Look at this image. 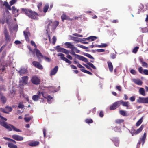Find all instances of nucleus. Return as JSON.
Masks as SVG:
<instances>
[{
	"label": "nucleus",
	"instance_id": "obj_62",
	"mask_svg": "<svg viewBox=\"0 0 148 148\" xmlns=\"http://www.w3.org/2000/svg\"><path fill=\"white\" fill-rule=\"evenodd\" d=\"M96 51L98 52H104L105 50L103 49H97Z\"/></svg>",
	"mask_w": 148,
	"mask_h": 148
},
{
	"label": "nucleus",
	"instance_id": "obj_14",
	"mask_svg": "<svg viewBox=\"0 0 148 148\" xmlns=\"http://www.w3.org/2000/svg\"><path fill=\"white\" fill-rule=\"evenodd\" d=\"M12 138L17 141H22L23 139V137L16 134L13 135L12 136Z\"/></svg>",
	"mask_w": 148,
	"mask_h": 148
},
{
	"label": "nucleus",
	"instance_id": "obj_38",
	"mask_svg": "<svg viewBox=\"0 0 148 148\" xmlns=\"http://www.w3.org/2000/svg\"><path fill=\"white\" fill-rule=\"evenodd\" d=\"M85 122L87 123H93V121L91 119H87L85 120Z\"/></svg>",
	"mask_w": 148,
	"mask_h": 148
},
{
	"label": "nucleus",
	"instance_id": "obj_5",
	"mask_svg": "<svg viewBox=\"0 0 148 148\" xmlns=\"http://www.w3.org/2000/svg\"><path fill=\"white\" fill-rule=\"evenodd\" d=\"M137 102L139 103L148 104V97H139L137 99Z\"/></svg>",
	"mask_w": 148,
	"mask_h": 148
},
{
	"label": "nucleus",
	"instance_id": "obj_61",
	"mask_svg": "<svg viewBox=\"0 0 148 148\" xmlns=\"http://www.w3.org/2000/svg\"><path fill=\"white\" fill-rule=\"evenodd\" d=\"M99 115L101 117H103L104 116L103 112L102 111H101L100 112Z\"/></svg>",
	"mask_w": 148,
	"mask_h": 148
},
{
	"label": "nucleus",
	"instance_id": "obj_7",
	"mask_svg": "<svg viewBox=\"0 0 148 148\" xmlns=\"http://www.w3.org/2000/svg\"><path fill=\"white\" fill-rule=\"evenodd\" d=\"M34 51H35L36 56L40 62H41V58H42L44 56H43L40 51L36 49L35 48L34 49Z\"/></svg>",
	"mask_w": 148,
	"mask_h": 148
},
{
	"label": "nucleus",
	"instance_id": "obj_37",
	"mask_svg": "<svg viewBox=\"0 0 148 148\" xmlns=\"http://www.w3.org/2000/svg\"><path fill=\"white\" fill-rule=\"evenodd\" d=\"M42 58H44L45 60L47 62H49L51 61V59L48 57L44 56Z\"/></svg>",
	"mask_w": 148,
	"mask_h": 148
},
{
	"label": "nucleus",
	"instance_id": "obj_49",
	"mask_svg": "<svg viewBox=\"0 0 148 148\" xmlns=\"http://www.w3.org/2000/svg\"><path fill=\"white\" fill-rule=\"evenodd\" d=\"M56 38L55 36H53L52 38V44L53 45L55 44L56 41Z\"/></svg>",
	"mask_w": 148,
	"mask_h": 148
},
{
	"label": "nucleus",
	"instance_id": "obj_35",
	"mask_svg": "<svg viewBox=\"0 0 148 148\" xmlns=\"http://www.w3.org/2000/svg\"><path fill=\"white\" fill-rule=\"evenodd\" d=\"M46 24L47 25V27L48 28L50 26H51V25L52 23V21L50 20H47L46 22Z\"/></svg>",
	"mask_w": 148,
	"mask_h": 148
},
{
	"label": "nucleus",
	"instance_id": "obj_58",
	"mask_svg": "<svg viewBox=\"0 0 148 148\" xmlns=\"http://www.w3.org/2000/svg\"><path fill=\"white\" fill-rule=\"evenodd\" d=\"M130 100L131 101L133 102L135 100V96H132L130 98Z\"/></svg>",
	"mask_w": 148,
	"mask_h": 148
},
{
	"label": "nucleus",
	"instance_id": "obj_4",
	"mask_svg": "<svg viewBox=\"0 0 148 148\" xmlns=\"http://www.w3.org/2000/svg\"><path fill=\"white\" fill-rule=\"evenodd\" d=\"M31 80L32 83L35 85H38L40 82V79L36 75L32 76Z\"/></svg>",
	"mask_w": 148,
	"mask_h": 148
},
{
	"label": "nucleus",
	"instance_id": "obj_1",
	"mask_svg": "<svg viewBox=\"0 0 148 148\" xmlns=\"http://www.w3.org/2000/svg\"><path fill=\"white\" fill-rule=\"evenodd\" d=\"M21 10L22 13H24L32 19L35 20L36 19V16H38L37 13L30 9L22 8L21 9Z\"/></svg>",
	"mask_w": 148,
	"mask_h": 148
},
{
	"label": "nucleus",
	"instance_id": "obj_8",
	"mask_svg": "<svg viewBox=\"0 0 148 148\" xmlns=\"http://www.w3.org/2000/svg\"><path fill=\"white\" fill-rule=\"evenodd\" d=\"M56 49L57 50V51L66 54H68L69 53V51L64 48L61 47L59 45L56 47Z\"/></svg>",
	"mask_w": 148,
	"mask_h": 148
},
{
	"label": "nucleus",
	"instance_id": "obj_36",
	"mask_svg": "<svg viewBox=\"0 0 148 148\" xmlns=\"http://www.w3.org/2000/svg\"><path fill=\"white\" fill-rule=\"evenodd\" d=\"M53 27L56 28L59 25V22L57 21H55L53 22H52Z\"/></svg>",
	"mask_w": 148,
	"mask_h": 148
},
{
	"label": "nucleus",
	"instance_id": "obj_59",
	"mask_svg": "<svg viewBox=\"0 0 148 148\" xmlns=\"http://www.w3.org/2000/svg\"><path fill=\"white\" fill-rule=\"evenodd\" d=\"M138 71L141 74L143 73V69L141 67H140L138 68Z\"/></svg>",
	"mask_w": 148,
	"mask_h": 148
},
{
	"label": "nucleus",
	"instance_id": "obj_31",
	"mask_svg": "<svg viewBox=\"0 0 148 148\" xmlns=\"http://www.w3.org/2000/svg\"><path fill=\"white\" fill-rule=\"evenodd\" d=\"M143 117L141 118L136 123V126L137 127L139 126L143 122Z\"/></svg>",
	"mask_w": 148,
	"mask_h": 148
},
{
	"label": "nucleus",
	"instance_id": "obj_60",
	"mask_svg": "<svg viewBox=\"0 0 148 148\" xmlns=\"http://www.w3.org/2000/svg\"><path fill=\"white\" fill-rule=\"evenodd\" d=\"M116 56V55L114 53H112L111 56V58L112 59H115Z\"/></svg>",
	"mask_w": 148,
	"mask_h": 148
},
{
	"label": "nucleus",
	"instance_id": "obj_24",
	"mask_svg": "<svg viewBox=\"0 0 148 148\" xmlns=\"http://www.w3.org/2000/svg\"><path fill=\"white\" fill-rule=\"evenodd\" d=\"M42 96L44 98L47 99L48 102L50 101V100L52 99V97L50 95L47 96L46 95H45L43 92H42Z\"/></svg>",
	"mask_w": 148,
	"mask_h": 148
},
{
	"label": "nucleus",
	"instance_id": "obj_53",
	"mask_svg": "<svg viewBox=\"0 0 148 148\" xmlns=\"http://www.w3.org/2000/svg\"><path fill=\"white\" fill-rule=\"evenodd\" d=\"M142 66L143 67H144L146 68H147L148 66V64H147L145 62H143V63H142Z\"/></svg>",
	"mask_w": 148,
	"mask_h": 148
},
{
	"label": "nucleus",
	"instance_id": "obj_55",
	"mask_svg": "<svg viewBox=\"0 0 148 148\" xmlns=\"http://www.w3.org/2000/svg\"><path fill=\"white\" fill-rule=\"evenodd\" d=\"M4 33L5 36L9 35L8 34V32L7 29L6 28H5L4 29Z\"/></svg>",
	"mask_w": 148,
	"mask_h": 148
},
{
	"label": "nucleus",
	"instance_id": "obj_22",
	"mask_svg": "<svg viewBox=\"0 0 148 148\" xmlns=\"http://www.w3.org/2000/svg\"><path fill=\"white\" fill-rule=\"evenodd\" d=\"M18 72L20 75H22L23 74H24L27 72V70L25 68L21 69Z\"/></svg>",
	"mask_w": 148,
	"mask_h": 148
},
{
	"label": "nucleus",
	"instance_id": "obj_33",
	"mask_svg": "<svg viewBox=\"0 0 148 148\" xmlns=\"http://www.w3.org/2000/svg\"><path fill=\"white\" fill-rule=\"evenodd\" d=\"M80 70L83 72L85 73L88 74L90 75H92V73L89 72V71L84 69H81Z\"/></svg>",
	"mask_w": 148,
	"mask_h": 148
},
{
	"label": "nucleus",
	"instance_id": "obj_26",
	"mask_svg": "<svg viewBox=\"0 0 148 148\" xmlns=\"http://www.w3.org/2000/svg\"><path fill=\"white\" fill-rule=\"evenodd\" d=\"M61 59L63 61H65L66 62L69 64H71V61L68 60L65 57H61Z\"/></svg>",
	"mask_w": 148,
	"mask_h": 148
},
{
	"label": "nucleus",
	"instance_id": "obj_20",
	"mask_svg": "<svg viewBox=\"0 0 148 148\" xmlns=\"http://www.w3.org/2000/svg\"><path fill=\"white\" fill-rule=\"evenodd\" d=\"M97 38V37L96 36H91L86 38V39L87 40L92 41L95 40Z\"/></svg>",
	"mask_w": 148,
	"mask_h": 148
},
{
	"label": "nucleus",
	"instance_id": "obj_6",
	"mask_svg": "<svg viewBox=\"0 0 148 148\" xmlns=\"http://www.w3.org/2000/svg\"><path fill=\"white\" fill-rule=\"evenodd\" d=\"M22 80L20 81V85L21 86H24L26 85L28 83V77L27 76H24L21 77Z\"/></svg>",
	"mask_w": 148,
	"mask_h": 148
},
{
	"label": "nucleus",
	"instance_id": "obj_15",
	"mask_svg": "<svg viewBox=\"0 0 148 148\" xmlns=\"http://www.w3.org/2000/svg\"><path fill=\"white\" fill-rule=\"evenodd\" d=\"M58 66H56L53 69L51 70L50 74V76H52L55 75L58 71Z\"/></svg>",
	"mask_w": 148,
	"mask_h": 148
},
{
	"label": "nucleus",
	"instance_id": "obj_39",
	"mask_svg": "<svg viewBox=\"0 0 148 148\" xmlns=\"http://www.w3.org/2000/svg\"><path fill=\"white\" fill-rule=\"evenodd\" d=\"M119 113L122 115L124 116H126V113L125 111L122 110H120Z\"/></svg>",
	"mask_w": 148,
	"mask_h": 148
},
{
	"label": "nucleus",
	"instance_id": "obj_2",
	"mask_svg": "<svg viewBox=\"0 0 148 148\" xmlns=\"http://www.w3.org/2000/svg\"><path fill=\"white\" fill-rule=\"evenodd\" d=\"M71 53L72 55H75L76 56V58L78 59L85 62L87 64L90 66L93 69H96V68L95 66L92 63L89 62L88 59L82 56L75 54V52L74 51V50H72Z\"/></svg>",
	"mask_w": 148,
	"mask_h": 148
},
{
	"label": "nucleus",
	"instance_id": "obj_23",
	"mask_svg": "<svg viewBox=\"0 0 148 148\" xmlns=\"http://www.w3.org/2000/svg\"><path fill=\"white\" fill-rule=\"evenodd\" d=\"M39 143V142L37 141H33L30 143L29 145L32 147L38 145Z\"/></svg>",
	"mask_w": 148,
	"mask_h": 148
},
{
	"label": "nucleus",
	"instance_id": "obj_19",
	"mask_svg": "<svg viewBox=\"0 0 148 148\" xmlns=\"http://www.w3.org/2000/svg\"><path fill=\"white\" fill-rule=\"evenodd\" d=\"M107 64L109 71L112 72L113 71V67L112 62L110 61H108Z\"/></svg>",
	"mask_w": 148,
	"mask_h": 148
},
{
	"label": "nucleus",
	"instance_id": "obj_57",
	"mask_svg": "<svg viewBox=\"0 0 148 148\" xmlns=\"http://www.w3.org/2000/svg\"><path fill=\"white\" fill-rule=\"evenodd\" d=\"M140 7V9H138L139 11L138 12V14H140V13L141 10H142L143 9L144 6L143 5H141Z\"/></svg>",
	"mask_w": 148,
	"mask_h": 148
},
{
	"label": "nucleus",
	"instance_id": "obj_11",
	"mask_svg": "<svg viewBox=\"0 0 148 148\" xmlns=\"http://www.w3.org/2000/svg\"><path fill=\"white\" fill-rule=\"evenodd\" d=\"M42 92H39L38 93V95H33L32 99L34 101H37L40 98L41 96H42Z\"/></svg>",
	"mask_w": 148,
	"mask_h": 148
},
{
	"label": "nucleus",
	"instance_id": "obj_3",
	"mask_svg": "<svg viewBox=\"0 0 148 148\" xmlns=\"http://www.w3.org/2000/svg\"><path fill=\"white\" fill-rule=\"evenodd\" d=\"M0 124L1 126L7 129L9 131L13 130L17 132H22L21 130L16 128L14 126L11 124H8L6 122H1L0 123Z\"/></svg>",
	"mask_w": 148,
	"mask_h": 148
},
{
	"label": "nucleus",
	"instance_id": "obj_54",
	"mask_svg": "<svg viewBox=\"0 0 148 148\" xmlns=\"http://www.w3.org/2000/svg\"><path fill=\"white\" fill-rule=\"evenodd\" d=\"M83 64V65H84V66H85L89 70H92V69L90 67L91 66H90L89 65H88V64H87V65L85 64Z\"/></svg>",
	"mask_w": 148,
	"mask_h": 148
},
{
	"label": "nucleus",
	"instance_id": "obj_44",
	"mask_svg": "<svg viewBox=\"0 0 148 148\" xmlns=\"http://www.w3.org/2000/svg\"><path fill=\"white\" fill-rule=\"evenodd\" d=\"M32 119L31 117H25L24 118L25 121L27 122H29Z\"/></svg>",
	"mask_w": 148,
	"mask_h": 148
},
{
	"label": "nucleus",
	"instance_id": "obj_30",
	"mask_svg": "<svg viewBox=\"0 0 148 148\" xmlns=\"http://www.w3.org/2000/svg\"><path fill=\"white\" fill-rule=\"evenodd\" d=\"M0 100L3 103H5L6 102L7 99L5 97L1 95Z\"/></svg>",
	"mask_w": 148,
	"mask_h": 148
},
{
	"label": "nucleus",
	"instance_id": "obj_64",
	"mask_svg": "<svg viewBox=\"0 0 148 148\" xmlns=\"http://www.w3.org/2000/svg\"><path fill=\"white\" fill-rule=\"evenodd\" d=\"M143 73L145 75H148V70L145 69L143 71Z\"/></svg>",
	"mask_w": 148,
	"mask_h": 148
},
{
	"label": "nucleus",
	"instance_id": "obj_27",
	"mask_svg": "<svg viewBox=\"0 0 148 148\" xmlns=\"http://www.w3.org/2000/svg\"><path fill=\"white\" fill-rule=\"evenodd\" d=\"M108 46V45L105 43H102L101 45H96L95 47L99 48H103Z\"/></svg>",
	"mask_w": 148,
	"mask_h": 148
},
{
	"label": "nucleus",
	"instance_id": "obj_28",
	"mask_svg": "<svg viewBox=\"0 0 148 148\" xmlns=\"http://www.w3.org/2000/svg\"><path fill=\"white\" fill-rule=\"evenodd\" d=\"M12 10V14H14V16L16 17V10H17L16 8L14 6H12L11 8Z\"/></svg>",
	"mask_w": 148,
	"mask_h": 148
},
{
	"label": "nucleus",
	"instance_id": "obj_43",
	"mask_svg": "<svg viewBox=\"0 0 148 148\" xmlns=\"http://www.w3.org/2000/svg\"><path fill=\"white\" fill-rule=\"evenodd\" d=\"M42 6V3L41 2L39 3L37 5L38 9L40 11H41V8Z\"/></svg>",
	"mask_w": 148,
	"mask_h": 148
},
{
	"label": "nucleus",
	"instance_id": "obj_29",
	"mask_svg": "<svg viewBox=\"0 0 148 148\" xmlns=\"http://www.w3.org/2000/svg\"><path fill=\"white\" fill-rule=\"evenodd\" d=\"M3 5L5 6L9 10H11L10 6L8 4V3L6 1H4L3 3Z\"/></svg>",
	"mask_w": 148,
	"mask_h": 148
},
{
	"label": "nucleus",
	"instance_id": "obj_48",
	"mask_svg": "<svg viewBox=\"0 0 148 148\" xmlns=\"http://www.w3.org/2000/svg\"><path fill=\"white\" fill-rule=\"evenodd\" d=\"M5 108L9 112H11L12 110L11 107L8 106H7L5 107Z\"/></svg>",
	"mask_w": 148,
	"mask_h": 148
},
{
	"label": "nucleus",
	"instance_id": "obj_32",
	"mask_svg": "<svg viewBox=\"0 0 148 148\" xmlns=\"http://www.w3.org/2000/svg\"><path fill=\"white\" fill-rule=\"evenodd\" d=\"M49 8V5L48 4H46L45 5V6L43 8V11L44 12V13L46 12L47 11V10Z\"/></svg>",
	"mask_w": 148,
	"mask_h": 148
},
{
	"label": "nucleus",
	"instance_id": "obj_13",
	"mask_svg": "<svg viewBox=\"0 0 148 148\" xmlns=\"http://www.w3.org/2000/svg\"><path fill=\"white\" fill-rule=\"evenodd\" d=\"M61 19L63 22H64V20L71 21L73 19L71 18L69 16L66 15L64 13H63L61 16Z\"/></svg>",
	"mask_w": 148,
	"mask_h": 148
},
{
	"label": "nucleus",
	"instance_id": "obj_56",
	"mask_svg": "<svg viewBox=\"0 0 148 148\" xmlns=\"http://www.w3.org/2000/svg\"><path fill=\"white\" fill-rule=\"evenodd\" d=\"M130 73L132 74L135 75L136 74V72L134 69H131L130 71Z\"/></svg>",
	"mask_w": 148,
	"mask_h": 148
},
{
	"label": "nucleus",
	"instance_id": "obj_46",
	"mask_svg": "<svg viewBox=\"0 0 148 148\" xmlns=\"http://www.w3.org/2000/svg\"><path fill=\"white\" fill-rule=\"evenodd\" d=\"M5 36V39L6 41L8 42H10V39L9 35Z\"/></svg>",
	"mask_w": 148,
	"mask_h": 148
},
{
	"label": "nucleus",
	"instance_id": "obj_18",
	"mask_svg": "<svg viewBox=\"0 0 148 148\" xmlns=\"http://www.w3.org/2000/svg\"><path fill=\"white\" fill-rule=\"evenodd\" d=\"M119 101L120 105H122L123 106L127 107V108H128V107L129 106V102L128 101H124L122 100Z\"/></svg>",
	"mask_w": 148,
	"mask_h": 148
},
{
	"label": "nucleus",
	"instance_id": "obj_45",
	"mask_svg": "<svg viewBox=\"0 0 148 148\" xmlns=\"http://www.w3.org/2000/svg\"><path fill=\"white\" fill-rule=\"evenodd\" d=\"M139 47H136L134 48L133 51V52L134 53H137L138 49Z\"/></svg>",
	"mask_w": 148,
	"mask_h": 148
},
{
	"label": "nucleus",
	"instance_id": "obj_40",
	"mask_svg": "<svg viewBox=\"0 0 148 148\" xmlns=\"http://www.w3.org/2000/svg\"><path fill=\"white\" fill-rule=\"evenodd\" d=\"M135 83L137 84L141 85L142 84L143 82L140 80H136Z\"/></svg>",
	"mask_w": 148,
	"mask_h": 148
},
{
	"label": "nucleus",
	"instance_id": "obj_25",
	"mask_svg": "<svg viewBox=\"0 0 148 148\" xmlns=\"http://www.w3.org/2000/svg\"><path fill=\"white\" fill-rule=\"evenodd\" d=\"M139 93L143 96H145L146 94L144 89L143 88H140L139 90Z\"/></svg>",
	"mask_w": 148,
	"mask_h": 148
},
{
	"label": "nucleus",
	"instance_id": "obj_21",
	"mask_svg": "<svg viewBox=\"0 0 148 148\" xmlns=\"http://www.w3.org/2000/svg\"><path fill=\"white\" fill-rule=\"evenodd\" d=\"M7 144L8 147L10 148H17V146L13 143L10 142H8L6 143Z\"/></svg>",
	"mask_w": 148,
	"mask_h": 148
},
{
	"label": "nucleus",
	"instance_id": "obj_12",
	"mask_svg": "<svg viewBox=\"0 0 148 148\" xmlns=\"http://www.w3.org/2000/svg\"><path fill=\"white\" fill-rule=\"evenodd\" d=\"M32 64L35 67L40 69L42 70L43 69L42 66L38 62L34 61L32 62Z\"/></svg>",
	"mask_w": 148,
	"mask_h": 148
},
{
	"label": "nucleus",
	"instance_id": "obj_52",
	"mask_svg": "<svg viewBox=\"0 0 148 148\" xmlns=\"http://www.w3.org/2000/svg\"><path fill=\"white\" fill-rule=\"evenodd\" d=\"M146 138H145L142 137V138H141L140 140V141H141L142 142V145H144V144L145 142Z\"/></svg>",
	"mask_w": 148,
	"mask_h": 148
},
{
	"label": "nucleus",
	"instance_id": "obj_10",
	"mask_svg": "<svg viewBox=\"0 0 148 148\" xmlns=\"http://www.w3.org/2000/svg\"><path fill=\"white\" fill-rule=\"evenodd\" d=\"M120 106V102L118 101L115 102L110 107V109L111 110H113L116 109L117 108L119 107Z\"/></svg>",
	"mask_w": 148,
	"mask_h": 148
},
{
	"label": "nucleus",
	"instance_id": "obj_42",
	"mask_svg": "<svg viewBox=\"0 0 148 148\" xmlns=\"http://www.w3.org/2000/svg\"><path fill=\"white\" fill-rule=\"evenodd\" d=\"M76 45L77 46L83 49H88V47L84 46H83L82 45H80V44H77V45Z\"/></svg>",
	"mask_w": 148,
	"mask_h": 148
},
{
	"label": "nucleus",
	"instance_id": "obj_63",
	"mask_svg": "<svg viewBox=\"0 0 148 148\" xmlns=\"http://www.w3.org/2000/svg\"><path fill=\"white\" fill-rule=\"evenodd\" d=\"M116 89L119 91H121V86H116Z\"/></svg>",
	"mask_w": 148,
	"mask_h": 148
},
{
	"label": "nucleus",
	"instance_id": "obj_50",
	"mask_svg": "<svg viewBox=\"0 0 148 148\" xmlns=\"http://www.w3.org/2000/svg\"><path fill=\"white\" fill-rule=\"evenodd\" d=\"M24 107V105L22 104L21 103H19L18 105V108H23Z\"/></svg>",
	"mask_w": 148,
	"mask_h": 148
},
{
	"label": "nucleus",
	"instance_id": "obj_34",
	"mask_svg": "<svg viewBox=\"0 0 148 148\" xmlns=\"http://www.w3.org/2000/svg\"><path fill=\"white\" fill-rule=\"evenodd\" d=\"M84 55L85 56L87 57H88L90 59H92L93 60L94 59V58L90 54H89L88 53H84Z\"/></svg>",
	"mask_w": 148,
	"mask_h": 148
},
{
	"label": "nucleus",
	"instance_id": "obj_41",
	"mask_svg": "<svg viewBox=\"0 0 148 148\" xmlns=\"http://www.w3.org/2000/svg\"><path fill=\"white\" fill-rule=\"evenodd\" d=\"M124 121V120L123 119H117L115 120V122L116 124H120Z\"/></svg>",
	"mask_w": 148,
	"mask_h": 148
},
{
	"label": "nucleus",
	"instance_id": "obj_9",
	"mask_svg": "<svg viewBox=\"0 0 148 148\" xmlns=\"http://www.w3.org/2000/svg\"><path fill=\"white\" fill-rule=\"evenodd\" d=\"M144 127V125H142L140 126V127L136 131L134 129H133V132H130L132 134V136H133L134 135H137L140 133L143 130Z\"/></svg>",
	"mask_w": 148,
	"mask_h": 148
},
{
	"label": "nucleus",
	"instance_id": "obj_47",
	"mask_svg": "<svg viewBox=\"0 0 148 148\" xmlns=\"http://www.w3.org/2000/svg\"><path fill=\"white\" fill-rule=\"evenodd\" d=\"M111 12L110 11H107L106 12L105 14H104V15L106 16H107L108 15H110L111 14Z\"/></svg>",
	"mask_w": 148,
	"mask_h": 148
},
{
	"label": "nucleus",
	"instance_id": "obj_16",
	"mask_svg": "<svg viewBox=\"0 0 148 148\" xmlns=\"http://www.w3.org/2000/svg\"><path fill=\"white\" fill-rule=\"evenodd\" d=\"M23 33L24 35L26 40L27 42H29L30 40L29 38V36H31L30 33L29 32H26L25 31H24L23 32Z\"/></svg>",
	"mask_w": 148,
	"mask_h": 148
},
{
	"label": "nucleus",
	"instance_id": "obj_17",
	"mask_svg": "<svg viewBox=\"0 0 148 148\" xmlns=\"http://www.w3.org/2000/svg\"><path fill=\"white\" fill-rule=\"evenodd\" d=\"M64 45L67 46V48L71 49V50H73L74 48V45L71 44V42H66L64 43Z\"/></svg>",
	"mask_w": 148,
	"mask_h": 148
},
{
	"label": "nucleus",
	"instance_id": "obj_51",
	"mask_svg": "<svg viewBox=\"0 0 148 148\" xmlns=\"http://www.w3.org/2000/svg\"><path fill=\"white\" fill-rule=\"evenodd\" d=\"M17 1V0H12L10 2V4L11 5L14 4Z\"/></svg>",
	"mask_w": 148,
	"mask_h": 148
}]
</instances>
